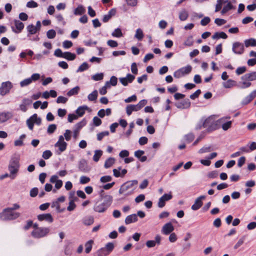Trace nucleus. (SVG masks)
<instances>
[{"label": "nucleus", "instance_id": "72a5a7b5", "mask_svg": "<svg viewBox=\"0 0 256 256\" xmlns=\"http://www.w3.org/2000/svg\"><path fill=\"white\" fill-rule=\"evenodd\" d=\"M138 220L137 216L136 214H133L128 216L125 222L126 224H130L132 222H136Z\"/></svg>", "mask_w": 256, "mask_h": 256}, {"label": "nucleus", "instance_id": "37998d69", "mask_svg": "<svg viewBox=\"0 0 256 256\" xmlns=\"http://www.w3.org/2000/svg\"><path fill=\"white\" fill-rule=\"evenodd\" d=\"M102 155V151L101 150H96L94 151V154L93 156V160L95 162H98Z\"/></svg>", "mask_w": 256, "mask_h": 256}, {"label": "nucleus", "instance_id": "58836bf2", "mask_svg": "<svg viewBox=\"0 0 256 256\" xmlns=\"http://www.w3.org/2000/svg\"><path fill=\"white\" fill-rule=\"evenodd\" d=\"M64 56L63 58H66L68 60H73L76 58V56L75 54L68 52H64Z\"/></svg>", "mask_w": 256, "mask_h": 256}, {"label": "nucleus", "instance_id": "c03bdc74", "mask_svg": "<svg viewBox=\"0 0 256 256\" xmlns=\"http://www.w3.org/2000/svg\"><path fill=\"white\" fill-rule=\"evenodd\" d=\"M80 90V88L79 86H76L68 92L67 96H72L76 95L78 93Z\"/></svg>", "mask_w": 256, "mask_h": 256}, {"label": "nucleus", "instance_id": "338daca9", "mask_svg": "<svg viewBox=\"0 0 256 256\" xmlns=\"http://www.w3.org/2000/svg\"><path fill=\"white\" fill-rule=\"evenodd\" d=\"M194 136L192 134H190L186 136L185 140L186 142L190 143L194 140Z\"/></svg>", "mask_w": 256, "mask_h": 256}, {"label": "nucleus", "instance_id": "603ef678", "mask_svg": "<svg viewBox=\"0 0 256 256\" xmlns=\"http://www.w3.org/2000/svg\"><path fill=\"white\" fill-rule=\"evenodd\" d=\"M89 68V66L86 62L82 63L78 68L77 70V72H82Z\"/></svg>", "mask_w": 256, "mask_h": 256}, {"label": "nucleus", "instance_id": "9d476101", "mask_svg": "<svg viewBox=\"0 0 256 256\" xmlns=\"http://www.w3.org/2000/svg\"><path fill=\"white\" fill-rule=\"evenodd\" d=\"M112 202V197L108 196L106 200L102 203L97 205L94 208L95 211L98 212H104L110 206Z\"/></svg>", "mask_w": 256, "mask_h": 256}, {"label": "nucleus", "instance_id": "ddd939ff", "mask_svg": "<svg viewBox=\"0 0 256 256\" xmlns=\"http://www.w3.org/2000/svg\"><path fill=\"white\" fill-rule=\"evenodd\" d=\"M24 24L20 20H14L11 23L12 31L16 34L20 33L24 30Z\"/></svg>", "mask_w": 256, "mask_h": 256}, {"label": "nucleus", "instance_id": "c85d7f7f", "mask_svg": "<svg viewBox=\"0 0 256 256\" xmlns=\"http://www.w3.org/2000/svg\"><path fill=\"white\" fill-rule=\"evenodd\" d=\"M190 106V102L188 99L184 100L179 102L176 104L177 108H187Z\"/></svg>", "mask_w": 256, "mask_h": 256}, {"label": "nucleus", "instance_id": "393cba45", "mask_svg": "<svg viewBox=\"0 0 256 256\" xmlns=\"http://www.w3.org/2000/svg\"><path fill=\"white\" fill-rule=\"evenodd\" d=\"M174 230V228L170 222L165 224L162 228V232L164 234L168 235L170 234Z\"/></svg>", "mask_w": 256, "mask_h": 256}, {"label": "nucleus", "instance_id": "1a4fd4ad", "mask_svg": "<svg viewBox=\"0 0 256 256\" xmlns=\"http://www.w3.org/2000/svg\"><path fill=\"white\" fill-rule=\"evenodd\" d=\"M138 184V182L136 180L127 182L121 186L120 192L122 194L129 190H134L136 189Z\"/></svg>", "mask_w": 256, "mask_h": 256}, {"label": "nucleus", "instance_id": "a211bd4d", "mask_svg": "<svg viewBox=\"0 0 256 256\" xmlns=\"http://www.w3.org/2000/svg\"><path fill=\"white\" fill-rule=\"evenodd\" d=\"M172 198V192L168 194H166L160 198L158 202V206L160 208L164 207L166 205V202L171 200Z\"/></svg>", "mask_w": 256, "mask_h": 256}, {"label": "nucleus", "instance_id": "680f3d73", "mask_svg": "<svg viewBox=\"0 0 256 256\" xmlns=\"http://www.w3.org/2000/svg\"><path fill=\"white\" fill-rule=\"evenodd\" d=\"M112 180V177L110 176H105L101 177L100 181L102 183L110 182Z\"/></svg>", "mask_w": 256, "mask_h": 256}, {"label": "nucleus", "instance_id": "6e6d98bb", "mask_svg": "<svg viewBox=\"0 0 256 256\" xmlns=\"http://www.w3.org/2000/svg\"><path fill=\"white\" fill-rule=\"evenodd\" d=\"M72 134L71 130H66L63 136L64 139L65 138L66 141L70 140L72 138Z\"/></svg>", "mask_w": 256, "mask_h": 256}, {"label": "nucleus", "instance_id": "e433bc0d", "mask_svg": "<svg viewBox=\"0 0 256 256\" xmlns=\"http://www.w3.org/2000/svg\"><path fill=\"white\" fill-rule=\"evenodd\" d=\"M235 86H236V82L231 79L223 82V86L226 88H232Z\"/></svg>", "mask_w": 256, "mask_h": 256}, {"label": "nucleus", "instance_id": "3c124183", "mask_svg": "<svg viewBox=\"0 0 256 256\" xmlns=\"http://www.w3.org/2000/svg\"><path fill=\"white\" fill-rule=\"evenodd\" d=\"M110 88L109 82H106L104 86L100 90V93L102 95L106 94L107 92V89Z\"/></svg>", "mask_w": 256, "mask_h": 256}, {"label": "nucleus", "instance_id": "8fccbe9b", "mask_svg": "<svg viewBox=\"0 0 256 256\" xmlns=\"http://www.w3.org/2000/svg\"><path fill=\"white\" fill-rule=\"evenodd\" d=\"M98 98V92L96 90H94L88 96V99L90 101H94Z\"/></svg>", "mask_w": 256, "mask_h": 256}, {"label": "nucleus", "instance_id": "774afa93", "mask_svg": "<svg viewBox=\"0 0 256 256\" xmlns=\"http://www.w3.org/2000/svg\"><path fill=\"white\" fill-rule=\"evenodd\" d=\"M246 67L241 66V67H238L237 68L236 72V74L240 75V74H242L246 72Z\"/></svg>", "mask_w": 256, "mask_h": 256}, {"label": "nucleus", "instance_id": "b1692460", "mask_svg": "<svg viewBox=\"0 0 256 256\" xmlns=\"http://www.w3.org/2000/svg\"><path fill=\"white\" fill-rule=\"evenodd\" d=\"M52 183L55 184V188L57 190L60 188L62 186V180L58 179V176L56 175L52 176L50 179Z\"/></svg>", "mask_w": 256, "mask_h": 256}, {"label": "nucleus", "instance_id": "39448f33", "mask_svg": "<svg viewBox=\"0 0 256 256\" xmlns=\"http://www.w3.org/2000/svg\"><path fill=\"white\" fill-rule=\"evenodd\" d=\"M229 116H224L217 120L218 129L222 128L224 130H227L232 127V122L230 120Z\"/></svg>", "mask_w": 256, "mask_h": 256}, {"label": "nucleus", "instance_id": "052dcab7", "mask_svg": "<svg viewBox=\"0 0 256 256\" xmlns=\"http://www.w3.org/2000/svg\"><path fill=\"white\" fill-rule=\"evenodd\" d=\"M32 83V80L30 78H28L20 82V85L22 87L28 86Z\"/></svg>", "mask_w": 256, "mask_h": 256}, {"label": "nucleus", "instance_id": "dca6fc26", "mask_svg": "<svg viewBox=\"0 0 256 256\" xmlns=\"http://www.w3.org/2000/svg\"><path fill=\"white\" fill-rule=\"evenodd\" d=\"M12 87V84L10 82H2L0 87V94L4 96L8 93Z\"/></svg>", "mask_w": 256, "mask_h": 256}, {"label": "nucleus", "instance_id": "aec40b11", "mask_svg": "<svg viewBox=\"0 0 256 256\" xmlns=\"http://www.w3.org/2000/svg\"><path fill=\"white\" fill-rule=\"evenodd\" d=\"M70 202L69 205L67 208L68 210L72 211L76 207V205L74 204L76 201H77L78 198L77 197L74 196V192H71L70 195Z\"/></svg>", "mask_w": 256, "mask_h": 256}, {"label": "nucleus", "instance_id": "c756f323", "mask_svg": "<svg viewBox=\"0 0 256 256\" xmlns=\"http://www.w3.org/2000/svg\"><path fill=\"white\" fill-rule=\"evenodd\" d=\"M144 152L142 150H138L134 152V156L138 158L141 162H144L147 160L146 156H144Z\"/></svg>", "mask_w": 256, "mask_h": 256}, {"label": "nucleus", "instance_id": "7c9ffc66", "mask_svg": "<svg viewBox=\"0 0 256 256\" xmlns=\"http://www.w3.org/2000/svg\"><path fill=\"white\" fill-rule=\"evenodd\" d=\"M57 96V92L54 90H50V92L46 91L42 94V98L48 99L50 96L52 98H56Z\"/></svg>", "mask_w": 256, "mask_h": 256}, {"label": "nucleus", "instance_id": "20e7f679", "mask_svg": "<svg viewBox=\"0 0 256 256\" xmlns=\"http://www.w3.org/2000/svg\"><path fill=\"white\" fill-rule=\"evenodd\" d=\"M242 84L243 88L250 87L252 84L250 82L256 80V72L247 73L242 76Z\"/></svg>", "mask_w": 256, "mask_h": 256}, {"label": "nucleus", "instance_id": "9b49d317", "mask_svg": "<svg viewBox=\"0 0 256 256\" xmlns=\"http://www.w3.org/2000/svg\"><path fill=\"white\" fill-rule=\"evenodd\" d=\"M26 28L28 30L27 36L30 40L38 41L40 40L38 35L36 36L34 38H32V35L36 34L40 31L35 26L34 24H30L27 26Z\"/></svg>", "mask_w": 256, "mask_h": 256}, {"label": "nucleus", "instance_id": "f257e3e1", "mask_svg": "<svg viewBox=\"0 0 256 256\" xmlns=\"http://www.w3.org/2000/svg\"><path fill=\"white\" fill-rule=\"evenodd\" d=\"M235 0H217L215 6V12H220L222 15L230 14V12L235 10Z\"/></svg>", "mask_w": 256, "mask_h": 256}, {"label": "nucleus", "instance_id": "2eb2a0df", "mask_svg": "<svg viewBox=\"0 0 256 256\" xmlns=\"http://www.w3.org/2000/svg\"><path fill=\"white\" fill-rule=\"evenodd\" d=\"M66 200V198L64 196H61L58 198L56 200L53 201L51 204V206L52 208H55L58 212H62L64 210V208H62L60 206V203L64 202Z\"/></svg>", "mask_w": 256, "mask_h": 256}, {"label": "nucleus", "instance_id": "ea45409f", "mask_svg": "<svg viewBox=\"0 0 256 256\" xmlns=\"http://www.w3.org/2000/svg\"><path fill=\"white\" fill-rule=\"evenodd\" d=\"M188 17V12L185 10H183L179 13V18L182 21H184Z\"/></svg>", "mask_w": 256, "mask_h": 256}, {"label": "nucleus", "instance_id": "473e14b6", "mask_svg": "<svg viewBox=\"0 0 256 256\" xmlns=\"http://www.w3.org/2000/svg\"><path fill=\"white\" fill-rule=\"evenodd\" d=\"M228 38V36L224 32H215L212 36V38L214 40H218L219 38L226 39Z\"/></svg>", "mask_w": 256, "mask_h": 256}, {"label": "nucleus", "instance_id": "0eeeda50", "mask_svg": "<svg viewBox=\"0 0 256 256\" xmlns=\"http://www.w3.org/2000/svg\"><path fill=\"white\" fill-rule=\"evenodd\" d=\"M147 101L146 100H141L137 104L128 105L126 108V114L128 116H130L132 112L138 111L142 109L146 104Z\"/></svg>", "mask_w": 256, "mask_h": 256}, {"label": "nucleus", "instance_id": "13d9d810", "mask_svg": "<svg viewBox=\"0 0 256 256\" xmlns=\"http://www.w3.org/2000/svg\"><path fill=\"white\" fill-rule=\"evenodd\" d=\"M56 32L54 30H50L46 32V36L48 38L52 39L56 37Z\"/></svg>", "mask_w": 256, "mask_h": 256}, {"label": "nucleus", "instance_id": "2f4dec72", "mask_svg": "<svg viewBox=\"0 0 256 256\" xmlns=\"http://www.w3.org/2000/svg\"><path fill=\"white\" fill-rule=\"evenodd\" d=\"M12 117V114L10 112H3L0 113V122H4L7 121Z\"/></svg>", "mask_w": 256, "mask_h": 256}, {"label": "nucleus", "instance_id": "f8f14e48", "mask_svg": "<svg viewBox=\"0 0 256 256\" xmlns=\"http://www.w3.org/2000/svg\"><path fill=\"white\" fill-rule=\"evenodd\" d=\"M19 160L18 157H14L11 159L8 167L10 174H15L18 172L20 166Z\"/></svg>", "mask_w": 256, "mask_h": 256}, {"label": "nucleus", "instance_id": "4c0bfd02", "mask_svg": "<svg viewBox=\"0 0 256 256\" xmlns=\"http://www.w3.org/2000/svg\"><path fill=\"white\" fill-rule=\"evenodd\" d=\"M86 12L84 8L82 6H78L74 10V14L75 15H82Z\"/></svg>", "mask_w": 256, "mask_h": 256}, {"label": "nucleus", "instance_id": "0e129e2a", "mask_svg": "<svg viewBox=\"0 0 256 256\" xmlns=\"http://www.w3.org/2000/svg\"><path fill=\"white\" fill-rule=\"evenodd\" d=\"M104 74L102 73L97 74L92 76V79L94 80H100L103 79Z\"/></svg>", "mask_w": 256, "mask_h": 256}, {"label": "nucleus", "instance_id": "a18cd8bd", "mask_svg": "<svg viewBox=\"0 0 256 256\" xmlns=\"http://www.w3.org/2000/svg\"><path fill=\"white\" fill-rule=\"evenodd\" d=\"M94 244L92 240H90L85 244V252L86 254H88L92 250V246Z\"/></svg>", "mask_w": 256, "mask_h": 256}, {"label": "nucleus", "instance_id": "bb28decb", "mask_svg": "<svg viewBox=\"0 0 256 256\" xmlns=\"http://www.w3.org/2000/svg\"><path fill=\"white\" fill-rule=\"evenodd\" d=\"M121 167H118V168L113 170L114 176L116 178L124 177L127 173L126 169H123L121 170Z\"/></svg>", "mask_w": 256, "mask_h": 256}, {"label": "nucleus", "instance_id": "cd10ccee", "mask_svg": "<svg viewBox=\"0 0 256 256\" xmlns=\"http://www.w3.org/2000/svg\"><path fill=\"white\" fill-rule=\"evenodd\" d=\"M34 53L32 50L27 49L22 52L19 56L22 59H26V57H28L30 58H32V56H34Z\"/></svg>", "mask_w": 256, "mask_h": 256}, {"label": "nucleus", "instance_id": "5701e85b", "mask_svg": "<svg viewBox=\"0 0 256 256\" xmlns=\"http://www.w3.org/2000/svg\"><path fill=\"white\" fill-rule=\"evenodd\" d=\"M134 78L135 76H134L129 74L125 78H120V81L123 86H126L128 83H132Z\"/></svg>", "mask_w": 256, "mask_h": 256}, {"label": "nucleus", "instance_id": "a19ab883", "mask_svg": "<svg viewBox=\"0 0 256 256\" xmlns=\"http://www.w3.org/2000/svg\"><path fill=\"white\" fill-rule=\"evenodd\" d=\"M144 37V34L143 31L140 28L136 30L134 38L138 39V40H142Z\"/></svg>", "mask_w": 256, "mask_h": 256}, {"label": "nucleus", "instance_id": "4be33fe9", "mask_svg": "<svg viewBox=\"0 0 256 256\" xmlns=\"http://www.w3.org/2000/svg\"><path fill=\"white\" fill-rule=\"evenodd\" d=\"M206 198V196H202L195 200L194 204L192 206V209L194 210H198L203 204L202 200Z\"/></svg>", "mask_w": 256, "mask_h": 256}, {"label": "nucleus", "instance_id": "f03ea898", "mask_svg": "<svg viewBox=\"0 0 256 256\" xmlns=\"http://www.w3.org/2000/svg\"><path fill=\"white\" fill-rule=\"evenodd\" d=\"M217 118L216 116L212 115L206 118H202L198 124L196 129L206 128L208 132H212L218 130Z\"/></svg>", "mask_w": 256, "mask_h": 256}, {"label": "nucleus", "instance_id": "f3484780", "mask_svg": "<svg viewBox=\"0 0 256 256\" xmlns=\"http://www.w3.org/2000/svg\"><path fill=\"white\" fill-rule=\"evenodd\" d=\"M40 119L38 118L36 114H33L30 118L26 121V124L28 128L30 130H32L34 128V124H40Z\"/></svg>", "mask_w": 256, "mask_h": 256}, {"label": "nucleus", "instance_id": "7ed1b4c3", "mask_svg": "<svg viewBox=\"0 0 256 256\" xmlns=\"http://www.w3.org/2000/svg\"><path fill=\"white\" fill-rule=\"evenodd\" d=\"M20 208V206L15 204L13 205L12 208H7L5 209L2 214L5 219L7 220H14L20 216V213L14 212V210H17Z\"/></svg>", "mask_w": 256, "mask_h": 256}, {"label": "nucleus", "instance_id": "c9c22d12", "mask_svg": "<svg viewBox=\"0 0 256 256\" xmlns=\"http://www.w3.org/2000/svg\"><path fill=\"white\" fill-rule=\"evenodd\" d=\"M244 43L246 48L249 46H256V40L252 38L245 40Z\"/></svg>", "mask_w": 256, "mask_h": 256}, {"label": "nucleus", "instance_id": "49530a36", "mask_svg": "<svg viewBox=\"0 0 256 256\" xmlns=\"http://www.w3.org/2000/svg\"><path fill=\"white\" fill-rule=\"evenodd\" d=\"M193 37L192 36H190L186 38L184 42V45L187 46H191L194 44Z\"/></svg>", "mask_w": 256, "mask_h": 256}, {"label": "nucleus", "instance_id": "09e8293b", "mask_svg": "<svg viewBox=\"0 0 256 256\" xmlns=\"http://www.w3.org/2000/svg\"><path fill=\"white\" fill-rule=\"evenodd\" d=\"M112 36L114 37L120 38L122 36L123 34L122 30L120 28H117L112 33Z\"/></svg>", "mask_w": 256, "mask_h": 256}, {"label": "nucleus", "instance_id": "4d7b16f0", "mask_svg": "<svg viewBox=\"0 0 256 256\" xmlns=\"http://www.w3.org/2000/svg\"><path fill=\"white\" fill-rule=\"evenodd\" d=\"M97 256H106L108 255V252L105 250L104 248H102L96 252Z\"/></svg>", "mask_w": 256, "mask_h": 256}, {"label": "nucleus", "instance_id": "423d86ee", "mask_svg": "<svg viewBox=\"0 0 256 256\" xmlns=\"http://www.w3.org/2000/svg\"><path fill=\"white\" fill-rule=\"evenodd\" d=\"M67 146L68 144L64 142L63 136H60L58 137V141L54 144V147L56 148V153L58 155L60 154L66 150Z\"/></svg>", "mask_w": 256, "mask_h": 256}, {"label": "nucleus", "instance_id": "864d4df0", "mask_svg": "<svg viewBox=\"0 0 256 256\" xmlns=\"http://www.w3.org/2000/svg\"><path fill=\"white\" fill-rule=\"evenodd\" d=\"M114 247V246L113 243L108 242L104 248L108 252V254H110L113 250Z\"/></svg>", "mask_w": 256, "mask_h": 256}, {"label": "nucleus", "instance_id": "4468645a", "mask_svg": "<svg viewBox=\"0 0 256 256\" xmlns=\"http://www.w3.org/2000/svg\"><path fill=\"white\" fill-rule=\"evenodd\" d=\"M49 232V229L46 228H36L33 230L32 235L36 238H40L46 236Z\"/></svg>", "mask_w": 256, "mask_h": 256}, {"label": "nucleus", "instance_id": "de8ad7c7", "mask_svg": "<svg viewBox=\"0 0 256 256\" xmlns=\"http://www.w3.org/2000/svg\"><path fill=\"white\" fill-rule=\"evenodd\" d=\"M94 218L91 216L86 217L83 220V223L86 226H90L92 224L94 223Z\"/></svg>", "mask_w": 256, "mask_h": 256}, {"label": "nucleus", "instance_id": "a878e982", "mask_svg": "<svg viewBox=\"0 0 256 256\" xmlns=\"http://www.w3.org/2000/svg\"><path fill=\"white\" fill-rule=\"evenodd\" d=\"M78 169L80 171L82 172H88L89 171L88 162L86 160H82L80 161L78 163Z\"/></svg>", "mask_w": 256, "mask_h": 256}, {"label": "nucleus", "instance_id": "e2e57ef3", "mask_svg": "<svg viewBox=\"0 0 256 256\" xmlns=\"http://www.w3.org/2000/svg\"><path fill=\"white\" fill-rule=\"evenodd\" d=\"M106 82H109L110 86H116L117 84L118 78L115 76H112L110 78V80Z\"/></svg>", "mask_w": 256, "mask_h": 256}, {"label": "nucleus", "instance_id": "6e6552de", "mask_svg": "<svg viewBox=\"0 0 256 256\" xmlns=\"http://www.w3.org/2000/svg\"><path fill=\"white\" fill-rule=\"evenodd\" d=\"M192 70V67L190 65H188L186 66L182 67L176 72L174 74V76L175 78H180L191 72Z\"/></svg>", "mask_w": 256, "mask_h": 256}, {"label": "nucleus", "instance_id": "69168bd1", "mask_svg": "<svg viewBox=\"0 0 256 256\" xmlns=\"http://www.w3.org/2000/svg\"><path fill=\"white\" fill-rule=\"evenodd\" d=\"M210 22V19L208 16H206L202 18L200 21V24L202 26H206Z\"/></svg>", "mask_w": 256, "mask_h": 256}, {"label": "nucleus", "instance_id": "79ce46f5", "mask_svg": "<svg viewBox=\"0 0 256 256\" xmlns=\"http://www.w3.org/2000/svg\"><path fill=\"white\" fill-rule=\"evenodd\" d=\"M115 159L113 158H108L104 163V168H106L111 167L115 162Z\"/></svg>", "mask_w": 256, "mask_h": 256}, {"label": "nucleus", "instance_id": "5fc2aeb1", "mask_svg": "<svg viewBox=\"0 0 256 256\" xmlns=\"http://www.w3.org/2000/svg\"><path fill=\"white\" fill-rule=\"evenodd\" d=\"M90 180L89 177L86 176H82L80 179V182L82 184H84L88 183Z\"/></svg>", "mask_w": 256, "mask_h": 256}, {"label": "nucleus", "instance_id": "6ab92c4d", "mask_svg": "<svg viewBox=\"0 0 256 256\" xmlns=\"http://www.w3.org/2000/svg\"><path fill=\"white\" fill-rule=\"evenodd\" d=\"M232 51L236 54H241L244 51L243 44L240 42H236L232 45Z\"/></svg>", "mask_w": 256, "mask_h": 256}, {"label": "nucleus", "instance_id": "bf43d9fd", "mask_svg": "<svg viewBox=\"0 0 256 256\" xmlns=\"http://www.w3.org/2000/svg\"><path fill=\"white\" fill-rule=\"evenodd\" d=\"M109 132L108 131L103 132H100L97 134V139L98 140H101L102 139L106 136H108Z\"/></svg>", "mask_w": 256, "mask_h": 256}, {"label": "nucleus", "instance_id": "412c9836", "mask_svg": "<svg viewBox=\"0 0 256 256\" xmlns=\"http://www.w3.org/2000/svg\"><path fill=\"white\" fill-rule=\"evenodd\" d=\"M38 220L40 221H46L49 223H52L54 221V218L50 214H40L38 216Z\"/></svg>", "mask_w": 256, "mask_h": 256}, {"label": "nucleus", "instance_id": "f704fd0d", "mask_svg": "<svg viewBox=\"0 0 256 256\" xmlns=\"http://www.w3.org/2000/svg\"><path fill=\"white\" fill-rule=\"evenodd\" d=\"M88 108L87 106H80L76 110V114L78 116H82L84 114L86 110H88Z\"/></svg>", "mask_w": 256, "mask_h": 256}]
</instances>
